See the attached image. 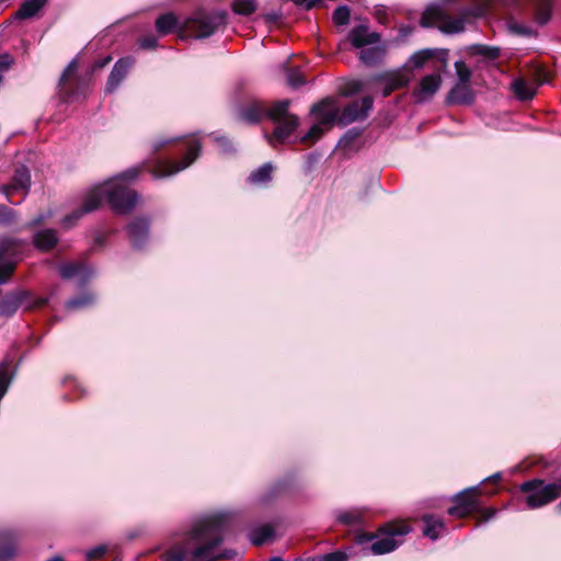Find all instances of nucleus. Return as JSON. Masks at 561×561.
<instances>
[{"label": "nucleus", "instance_id": "79ce46f5", "mask_svg": "<svg viewBox=\"0 0 561 561\" xmlns=\"http://www.w3.org/2000/svg\"><path fill=\"white\" fill-rule=\"evenodd\" d=\"M15 222V213L5 205H0V225L10 226Z\"/></svg>", "mask_w": 561, "mask_h": 561}, {"label": "nucleus", "instance_id": "39448f33", "mask_svg": "<svg viewBox=\"0 0 561 561\" xmlns=\"http://www.w3.org/2000/svg\"><path fill=\"white\" fill-rule=\"evenodd\" d=\"M520 490L529 493L526 499L528 507L537 508L561 496V482L545 484L542 480L534 479L524 482Z\"/></svg>", "mask_w": 561, "mask_h": 561}, {"label": "nucleus", "instance_id": "a878e982", "mask_svg": "<svg viewBox=\"0 0 561 561\" xmlns=\"http://www.w3.org/2000/svg\"><path fill=\"white\" fill-rule=\"evenodd\" d=\"M422 519L424 523L423 535L425 537L436 540L445 531V524L440 518L434 515H424Z\"/></svg>", "mask_w": 561, "mask_h": 561}, {"label": "nucleus", "instance_id": "7c9ffc66", "mask_svg": "<svg viewBox=\"0 0 561 561\" xmlns=\"http://www.w3.org/2000/svg\"><path fill=\"white\" fill-rule=\"evenodd\" d=\"M178 18L174 13L169 12L160 15L156 20V30L160 35L170 34L178 26Z\"/></svg>", "mask_w": 561, "mask_h": 561}, {"label": "nucleus", "instance_id": "e2e57ef3", "mask_svg": "<svg viewBox=\"0 0 561 561\" xmlns=\"http://www.w3.org/2000/svg\"><path fill=\"white\" fill-rule=\"evenodd\" d=\"M2 81H3V77H2V75L0 73V84L2 83Z\"/></svg>", "mask_w": 561, "mask_h": 561}, {"label": "nucleus", "instance_id": "423d86ee", "mask_svg": "<svg viewBox=\"0 0 561 561\" xmlns=\"http://www.w3.org/2000/svg\"><path fill=\"white\" fill-rule=\"evenodd\" d=\"M411 531V527L405 523H387L379 528L380 537H376V540L370 546L373 554L379 556L392 552L401 543V539L397 537H403Z\"/></svg>", "mask_w": 561, "mask_h": 561}, {"label": "nucleus", "instance_id": "69168bd1", "mask_svg": "<svg viewBox=\"0 0 561 561\" xmlns=\"http://www.w3.org/2000/svg\"><path fill=\"white\" fill-rule=\"evenodd\" d=\"M558 507H560V508H561V503L558 505Z\"/></svg>", "mask_w": 561, "mask_h": 561}, {"label": "nucleus", "instance_id": "20e7f679", "mask_svg": "<svg viewBox=\"0 0 561 561\" xmlns=\"http://www.w3.org/2000/svg\"><path fill=\"white\" fill-rule=\"evenodd\" d=\"M289 105L290 101L287 99L277 101L265 113V116L277 124L273 135L267 138L272 146L287 139L299 124V118L296 115L288 113Z\"/></svg>", "mask_w": 561, "mask_h": 561}, {"label": "nucleus", "instance_id": "393cba45", "mask_svg": "<svg viewBox=\"0 0 561 561\" xmlns=\"http://www.w3.org/2000/svg\"><path fill=\"white\" fill-rule=\"evenodd\" d=\"M16 554V537L10 530L0 531V561H10Z\"/></svg>", "mask_w": 561, "mask_h": 561}, {"label": "nucleus", "instance_id": "7ed1b4c3", "mask_svg": "<svg viewBox=\"0 0 561 561\" xmlns=\"http://www.w3.org/2000/svg\"><path fill=\"white\" fill-rule=\"evenodd\" d=\"M484 14L481 7L463 10L460 18H451L444 8L438 4H430L421 16L423 27H437L445 34H457L465 30V19L472 16L479 18Z\"/></svg>", "mask_w": 561, "mask_h": 561}, {"label": "nucleus", "instance_id": "052dcab7", "mask_svg": "<svg viewBox=\"0 0 561 561\" xmlns=\"http://www.w3.org/2000/svg\"><path fill=\"white\" fill-rule=\"evenodd\" d=\"M490 480H493V481H499L501 479V473L497 472V473H494L493 476H491L489 478Z\"/></svg>", "mask_w": 561, "mask_h": 561}, {"label": "nucleus", "instance_id": "a211bd4d", "mask_svg": "<svg viewBox=\"0 0 561 561\" xmlns=\"http://www.w3.org/2000/svg\"><path fill=\"white\" fill-rule=\"evenodd\" d=\"M59 274L64 279L77 278L78 285L83 286L89 282L93 272L80 263H65L60 265Z\"/></svg>", "mask_w": 561, "mask_h": 561}, {"label": "nucleus", "instance_id": "1a4fd4ad", "mask_svg": "<svg viewBox=\"0 0 561 561\" xmlns=\"http://www.w3.org/2000/svg\"><path fill=\"white\" fill-rule=\"evenodd\" d=\"M187 150L182 161L160 160L151 170L154 179L171 176L190 167L201 152V142L193 140L186 145Z\"/></svg>", "mask_w": 561, "mask_h": 561}, {"label": "nucleus", "instance_id": "9d476101", "mask_svg": "<svg viewBox=\"0 0 561 561\" xmlns=\"http://www.w3.org/2000/svg\"><path fill=\"white\" fill-rule=\"evenodd\" d=\"M23 244V241L12 239L0 245V285L9 282L18 263L23 259L20 250Z\"/></svg>", "mask_w": 561, "mask_h": 561}, {"label": "nucleus", "instance_id": "473e14b6", "mask_svg": "<svg viewBox=\"0 0 561 561\" xmlns=\"http://www.w3.org/2000/svg\"><path fill=\"white\" fill-rule=\"evenodd\" d=\"M435 55L434 49H422L416 53H414L408 61V66L411 69H420L424 66V64L433 58Z\"/></svg>", "mask_w": 561, "mask_h": 561}, {"label": "nucleus", "instance_id": "6ab92c4d", "mask_svg": "<svg viewBox=\"0 0 561 561\" xmlns=\"http://www.w3.org/2000/svg\"><path fill=\"white\" fill-rule=\"evenodd\" d=\"M127 233L131 245L141 249L149 237V222L145 218H136L127 226Z\"/></svg>", "mask_w": 561, "mask_h": 561}, {"label": "nucleus", "instance_id": "de8ad7c7", "mask_svg": "<svg viewBox=\"0 0 561 561\" xmlns=\"http://www.w3.org/2000/svg\"><path fill=\"white\" fill-rule=\"evenodd\" d=\"M108 550L107 545H99L94 547L93 549L87 551L85 557L89 560L96 559L103 557Z\"/></svg>", "mask_w": 561, "mask_h": 561}, {"label": "nucleus", "instance_id": "6e6d98bb", "mask_svg": "<svg viewBox=\"0 0 561 561\" xmlns=\"http://www.w3.org/2000/svg\"><path fill=\"white\" fill-rule=\"evenodd\" d=\"M375 538L374 535H368V534H364V535H360L358 536V542H364V541H370Z\"/></svg>", "mask_w": 561, "mask_h": 561}, {"label": "nucleus", "instance_id": "e433bc0d", "mask_svg": "<svg viewBox=\"0 0 561 561\" xmlns=\"http://www.w3.org/2000/svg\"><path fill=\"white\" fill-rule=\"evenodd\" d=\"M94 298L91 294H84L82 296L72 298L66 302V308L69 310L84 308L92 305Z\"/></svg>", "mask_w": 561, "mask_h": 561}, {"label": "nucleus", "instance_id": "aec40b11", "mask_svg": "<svg viewBox=\"0 0 561 561\" xmlns=\"http://www.w3.org/2000/svg\"><path fill=\"white\" fill-rule=\"evenodd\" d=\"M376 81L385 82V87L382 89V96H389L394 90L401 89L409 84L411 81V76L405 71H397L389 75L377 76L375 77Z\"/></svg>", "mask_w": 561, "mask_h": 561}, {"label": "nucleus", "instance_id": "603ef678", "mask_svg": "<svg viewBox=\"0 0 561 561\" xmlns=\"http://www.w3.org/2000/svg\"><path fill=\"white\" fill-rule=\"evenodd\" d=\"M12 64V58L9 54L0 55V70H7Z\"/></svg>", "mask_w": 561, "mask_h": 561}, {"label": "nucleus", "instance_id": "680f3d73", "mask_svg": "<svg viewBox=\"0 0 561 561\" xmlns=\"http://www.w3.org/2000/svg\"><path fill=\"white\" fill-rule=\"evenodd\" d=\"M268 561H284V560L282 558H279V557H273Z\"/></svg>", "mask_w": 561, "mask_h": 561}, {"label": "nucleus", "instance_id": "c9c22d12", "mask_svg": "<svg viewBox=\"0 0 561 561\" xmlns=\"http://www.w3.org/2000/svg\"><path fill=\"white\" fill-rule=\"evenodd\" d=\"M255 0H234L232 3L233 12L241 15H249L256 10Z\"/></svg>", "mask_w": 561, "mask_h": 561}, {"label": "nucleus", "instance_id": "f8f14e48", "mask_svg": "<svg viewBox=\"0 0 561 561\" xmlns=\"http://www.w3.org/2000/svg\"><path fill=\"white\" fill-rule=\"evenodd\" d=\"M479 488L473 486L459 492L453 501L455 505L448 508V514L456 517H466L479 507Z\"/></svg>", "mask_w": 561, "mask_h": 561}, {"label": "nucleus", "instance_id": "4468645a", "mask_svg": "<svg viewBox=\"0 0 561 561\" xmlns=\"http://www.w3.org/2000/svg\"><path fill=\"white\" fill-rule=\"evenodd\" d=\"M546 82H548V78L545 70L538 68L534 73L533 82H527L522 78H517L512 82V89L518 100L528 101L535 96L537 87Z\"/></svg>", "mask_w": 561, "mask_h": 561}, {"label": "nucleus", "instance_id": "dca6fc26", "mask_svg": "<svg viewBox=\"0 0 561 561\" xmlns=\"http://www.w3.org/2000/svg\"><path fill=\"white\" fill-rule=\"evenodd\" d=\"M134 65H135V59L130 56L119 58L115 62L112 71L108 76L105 91L108 93L114 92L119 87L122 81L126 78L128 71L131 69V67Z\"/></svg>", "mask_w": 561, "mask_h": 561}, {"label": "nucleus", "instance_id": "4c0bfd02", "mask_svg": "<svg viewBox=\"0 0 561 561\" xmlns=\"http://www.w3.org/2000/svg\"><path fill=\"white\" fill-rule=\"evenodd\" d=\"M351 10L347 5L337 7L332 15V20L336 25H346L350 22Z\"/></svg>", "mask_w": 561, "mask_h": 561}, {"label": "nucleus", "instance_id": "bb28decb", "mask_svg": "<svg viewBox=\"0 0 561 561\" xmlns=\"http://www.w3.org/2000/svg\"><path fill=\"white\" fill-rule=\"evenodd\" d=\"M472 101L473 94L467 83H457L448 94L449 103L470 104Z\"/></svg>", "mask_w": 561, "mask_h": 561}, {"label": "nucleus", "instance_id": "a19ab883", "mask_svg": "<svg viewBox=\"0 0 561 561\" xmlns=\"http://www.w3.org/2000/svg\"><path fill=\"white\" fill-rule=\"evenodd\" d=\"M455 69H456V75L458 77V83H467L470 81L471 79V70L467 67V65L465 64V61L462 60H457L455 62Z\"/></svg>", "mask_w": 561, "mask_h": 561}, {"label": "nucleus", "instance_id": "09e8293b", "mask_svg": "<svg viewBox=\"0 0 561 561\" xmlns=\"http://www.w3.org/2000/svg\"><path fill=\"white\" fill-rule=\"evenodd\" d=\"M347 554L343 551H334L322 557V561H346Z\"/></svg>", "mask_w": 561, "mask_h": 561}, {"label": "nucleus", "instance_id": "4be33fe9", "mask_svg": "<svg viewBox=\"0 0 561 561\" xmlns=\"http://www.w3.org/2000/svg\"><path fill=\"white\" fill-rule=\"evenodd\" d=\"M311 114L316 115L318 123L323 126H331L339 119V111L328 100L312 105Z\"/></svg>", "mask_w": 561, "mask_h": 561}, {"label": "nucleus", "instance_id": "5701e85b", "mask_svg": "<svg viewBox=\"0 0 561 561\" xmlns=\"http://www.w3.org/2000/svg\"><path fill=\"white\" fill-rule=\"evenodd\" d=\"M57 231L54 229H39L33 234L34 247L42 252H48L58 243Z\"/></svg>", "mask_w": 561, "mask_h": 561}, {"label": "nucleus", "instance_id": "f3484780", "mask_svg": "<svg viewBox=\"0 0 561 561\" xmlns=\"http://www.w3.org/2000/svg\"><path fill=\"white\" fill-rule=\"evenodd\" d=\"M440 84L442 78L438 73H431L423 77L419 87L413 92L416 102L422 103L431 100L438 91Z\"/></svg>", "mask_w": 561, "mask_h": 561}, {"label": "nucleus", "instance_id": "0eeeda50", "mask_svg": "<svg viewBox=\"0 0 561 561\" xmlns=\"http://www.w3.org/2000/svg\"><path fill=\"white\" fill-rule=\"evenodd\" d=\"M46 298H34L32 293L25 289L8 291L0 300V317L11 318L23 307L25 310L43 307Z\"/></svg>", "mask_w": 561, "mask_h": 561}, {"label": "nucleus", "instance_id": "a18cd8bd", "mask_svg": "<svg viewBox=\"0 0 561 561\" xmlns=\"http://www.w3.org/2000/svg\"><path fill=\"white\" fill-rule=\"evenodd\" d=\"M476 53L484 55L489 58H497L500 55V49L497 47L478 45L476 46Z\"/></svg>", "mask_w": 561, "mask_h": 561}, {"label": "nucleus", "instance_id": "c756f323", "mask_svg": "<svg viewBox=\"0 0 561 561\" xmlns=\"http://www.w3.org/2000/svg\"><path fill=\"white\" fill-rule=\"evenodd\" d=\"M551 7V0H535L534 19L538 25H545L550 21Z\"/></svg>", "mask_w": 561, "mask_h": 561}, {"label": "nucleus", "instance_id": "f704fd0d", "mask_svg": "<svg viewBox=\"0 0 561 561\" xmlns=\"http://www.w3.org/2000/svg\"><path fill=\"white\" fill-rule=\"evenodd\" d=\"M507 28L511 33L520 36L531 37L537 35L536 31L531 26L523 24L515 19H510L507 21Z\"/></svg>", "mask_w": 561, "mask_h": 561}, {"label": "nucleus", "instance_id": "bf43d9fd", "mask_svg": "<svg viewBox=\"0 0 561 561\" xmlns=\"http://www.w3.org/2000/svg\"><path fill=\"white\" fill-rule=\"evenodd\" d=\"M274 493H275V490L273 489L271 491V494H267L266 496H264L263 502H268L274 496Z\"/></svg>", "mask_w": 561, "mask_h": 561}, {"label": "nucleus", "instance_id": "49530a36", "mask_svg": "<svg viewBox=\"0 0 561 561\" xmlns=\"http://www.w3.org/2000/svg\"><path fill=\"white\" fill-rule=\"evenodd\" d=\"M139 46L142 49H154L158 47V38L154 35H145L139 39Z\"/></svg>", "mask_w": 561, "mask_h": 561}, {"label": "nucleus", "instance_id": "3c124183", "mask_svg": "<svg viewBox=\"0 0 561 561\" xmlns=\"http://www.w3.org/2000/svg\"><path fill=\"white\" fill-rule=\"evenodd\" d=\"M173 139H170V138H159L157 140L153 141L152 144V150L154 152H158L160 151L164 146L169 145L170 142H172Z\"/></svg>", "mask_w": 561, "mask_h": 561}, {"label": "nucleus", "instance_id": "cd10ccee", "mask_svg": "<svg viewBox=\"0 0 561 561\" xmlns=\"http://www.w3.org/2000/svg\"><path fill=\"white\" fill-rule=\"evenodd\" d=\"M274 535V528L267 524L252 527L248 533L249 540L254 546H262L267 540L272 539Z\"/></svg>", "mask_w": 561, "mask_h": 561}, {"label": "nucleus", "instance_id": "13d9d810", "mask_svg": "<svg viewBox=\"0 0 561 561\" xmlns=\"http://www.w3.org/2000/svg\"><path fill=\"white\" fill-rule=\"evenodd\" d=\"M44 220V216H38L36 218H34L31 222L32 226H36V225H39L42 221Z\"/></svg>", "mask_w": 561, "mask_h": 561}, {"label": "nucleus", "instance_id": "4d7b16f0", "mask_svg": "<svg viewBox=\"0 0 561 561\" xmlns=\"http://www.w3.org/2000/svg\"><path fill=\"white\" fill-rule=\"evenodd\" d=\"M112 60L111 56H107L106 58H104L103 60H100L96 62V67L98 68H103L104 66H106L110 61Z\"/></svg>", "mask_w": 561, "mask_h": 561}, {"label": "nucleus", "instance_id": "c85d7f7f", "mask_svg": "<svg viewBox=\"0 0 561 561\" xmlns=\"http://www.w3.org/2000/svg\"><path fill=\"white\" fill-rule=\"evenodd\" d=\"M46 2L47 0H24L19 10L14 13V18L19 20L33 18Z\"/></svg>", "mask_w": 561, "mask_h": 561}, {"label": "nucleus", "instance_id": "0e129e2a", "mask_svg": "<svg viewBox=\"0 0 561 561\" xmlns=\"http://www.w3.org/2000/svg\"><path fill=\"white\" fill-rule=\"evenodd\" d=\"M271 19L272 20H277V15H273Z\"/></svg>", "mask_w": 561, "mask_h": 561}, {"label": "nucleus", "instance_id": "f03ea898", "mask_svg": "<svg viewBox=\"0 0 561 561\" xmlns=\"http://www.w3.org/2000/svg\"><path fill=\"white\" fill-rule=\"evenodd\" d=\"M140 172V167H133L104 183L95 185L87 194L82 205L64 218L65 227L75 226L81 217L98 209L103 199H106L112 209L118 214L131 211L139 201V195L130 190L126 182L135 180Z\"/></svg>", "mask_w": 561, "mask_h": 561}, {"label": "nucleus", "instance_id": "864d4df0", "mask_svg": "<svg viewBox=\"0 0 561 561\" xmlns=\"http://www.w3.org/2000/svg\"><path fill=\"white\" fill-rule=\"evenodd\" d=\"M142 529L141 528H137V529H134V530H129L126 533V539L127 540H134L135 538L139 537L142 535Z\"/></svg>", "mask_w": 561, "mask_h": 561}, {"label": "nucleus", "instance_id": "5fc2aeb1", "mask_svg": "<svg viewBox=\"0 0 561 561\" xmlns=\"http://www.w3.org/2000/svg\"><path fill=\"white\" fill-rule=\"evenodd\" d=\"M319 0H296V2L305 5L307 9H311L316 5Z\"/></svg>", "mask_w": 561, "mask_h": 561}, {"label": "nucleus", "instance_id": "37998d69", "mask_svg": "<svg viewBox=\"0 0 561 561\" xmlns=\"http://www.w3.org/2000/svg\"><path fill=\"white\" fill-rule=\"evenodd\" d=\"M323 135V125L317 123L310 127L308 133L302 136L301 140L304 142H313L318 140Z\"/></svg>", "mask_w": 561, "mask_h": 561}, {"label": "nucleus", "instance_id": "f257e3e1", "mask_svg": "<svg viewBox=\"0 0 561 561\" xmlns=\"http://www.w3.org/2000/svg\"><path fill=\"white\" fill-rule=\"evenodd\" d=\"M230 526V516L218 513L196 520L190 530L174 537L163 561H218L232 559V550H219Z\"/></svg>", "mask_w": 561, "mask_h": 561}, {"label": "nucleus", "instance_id": "b1692460", "mask_svg": "<svg viewBox=\"0 0 561 561\" xmlns=\"http://www.w3.org/2000/svg\"><path fill=\"white\" fill-rule=\"evenodd\" d=\"M265 113L266 110L257 101H251L238 108V117L250 124L259 123Z\"/></svg>", "mask_w": 561, "mask_h": 561}, {"label": "nucleus", "instance_id": "58836bf2", "mask_svg": "<svg viewBox=\"0 0 561 561\" xmlns=\"http://www.w3.org/2000/svg\"><path fill=\"white\" fill-rule=\"evenodd\" d=\"M286 79L287 83L294 89H298L306 83V80L298 68L288 69Z\"/></svg>", "mask_w": 561, "mask_h": 561}, {"label": "nucleus", "instance_id": "2f4dec72", "mask_svg": "<svg viewBox=\"0 0 561 561\" xmlns=\"http://www.w3.org/2000/svg\"><path fill=\"white\" fill-rule=\"evenodd\" d=\"M273 172V165L267 162L254 170L248 178V181L252 184H265L271 181Z\"/></svg>", "mask_w": 561, "mask_h": 561}, {"label": "nucleus", "instance_id": "412c9836", "mask_svg": "<svg viewBox=\"0 0 561 561\" xmlns=\"http://www.w3.org/2000/svg\"><path fill=\"white\" fill-rule=\"evenodd\" d=\"M348 39L356 48L376 44L380 41V36L376 32H369L367 25H357L348 33Z\"/></svg>", "mask_w": 561, "mask_h": 561}, {"label": "nucleus", "instance_id": "6e6552de", "mask_svg": "<svg viewBox=\"0 0 561 561\" xmlns=\"http://www.w3.org/2000/svg\"><path fill=\"white\" fill-rule=\"evenodd\" d=\"M77 60H71L60 76L58 88L59 96L64 102L84 98L88 90V80L77 77Z\"/></svg>", "mask_w": 561, "mask_h": 561}, {"label": "nucleus", "instance_id": "72a5a7b5", "mask_svg": "<svg viewBox=\"0 0 561 561\" xmlns=\"http://www.w3.org/2000/svg\"><path fill=\"white\" fill-rule=\"evenodd\" d=\"M383 56V50L380 47L374 46L365 48L360 51V60L369 66L378 64Z\"/></svg>", "mask_w": 561, "mask_h": 561}, {"label": "nucleus", "instance_id": "2eb2a0df", "mask_svg": "<svg viewBox=\"0 0 561 561\" xmlns=\"http://www.w3.org/2000/svg\"><path fill=\"white\" fill-rule=\"evenodd\" d=\"M31 187V173L30 170L22 165L18 168L12 176L10 183L1 187L2 193L7 196L8 201H12L13 195L21 194L26 195Z\"/></svg>", "mask_w": 561, "mask_h": 561}, {"label": "nucleus", "instance_id": "ea45409f", "mask_svg": "<svg viewBox=\"0 0 561 561\" xmlns=\"http://www.w3.org/2000/svg\"><path fill=\"white\" fill-rule=\"evenodd\" d=\"M340 523L344 525H356L362 520V514L357 510L343 512L337 516Z\"/></svg>", "mask_w": 561, "mask_h": 561}, {"label": "nucleus", "instance_id": "ddd939ff", "mask_svg": "<svg viewBox=\"0 0 561 561\" xmlns=\"http://www.w3.org/2000/svg\"><path fill=\"white\" fill-rule=\"evenodd\" d=\"M374 100L371 96H364L356 100L344 107L339 116L337 123L342 126H347L357 121H364L368 117L373 110Z\"/></svg>", "mask_w": 561, "mask_h": 561}, {"label": "nucleus", "instance_id": "9b49d317", "mask_svg": "<svg viewBox=\"0 0 561 561\" xmlns=\"http://www.w3.org/2000/svg\"><path fill=\"white\" fill-rule=\"evenodd\" d=\"M226 12L197 13L191 20L188 28L195 38H206L211 36L216 30L225 25Z\"/></svg>", "mask_w": 561, "mask_h": 561}, {"label": "nucleus", "instance_id": "c03bdc74", "mask_svg": "<svg viewBox=\"0 0 561 561\" xmlns=\"http://www.w3.org/2000/svg\"><path fill=\"white\" fill-rule=\"evenodd\" d=\"M364 89V83L360 80L350 81L344 88V95H354L356 93L362 92Z\"/></svg>", "mask_w": 561, "mask_h": 561}, {"label": "nucleus", "instance_id": "8fccbe9b", "mask_svg": "<svg viewBox=\"0 0 561 561\" xmlns=\"http://www.w3.org/2000/svg\"><path fill=\"white\" fill-rule=\"evenodd\" d=\"M215 140L224 152H230L232 150V145L226 137H216Z\"/></svg>", "mask_w": 561, "mask_h": 561}]
</instances>
